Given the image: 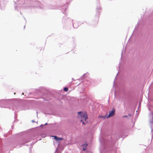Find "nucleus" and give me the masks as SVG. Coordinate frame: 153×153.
<instances>
[{"label":"nucleus","mask_w":153,"mask_h":153,"mask_svg":"<svg viewBox=\"0 0 153 153\" xmlns=\"http://www.w3.org/2000/svg\"><path fill=\"white\" fill-rule=\"evenodd\" d=\"M100 141L101 145L100 151V152L103 153H105L111 151L115 143V140L112 139V136L111 137L109 140L100 137Z\"/></svg>","instance_id":"1"},{"label":"nucleus","mask_w":153,"mask_h":153,"mask_svg":"<svg viewBox=\"0 0 153 153\" xmlns=\"http://www.w3.org/2000/svg\"><path fill=\"white\" fill-rule=\"evenodd\" d=\"M34 139V138L32 137L31 138H24L22 139L19 142H15L10 145L13 148H15L19 145H24L25 143H27L29 142H30L31 140H33Z\"/></svg>","instance_id":"2"},{"label":"nucleus","mask_w":153,"mask_h":153,"mask_svg":"<svg viewBox=\"0 0 153 153\" xmlns=\"http://www.w3.org/2000/svg\"><path fill=\"white\" fill-rule=\"evenodd\" d=\"M10 99L0 100V107L2 108H6L5 106L9 105L10 104Z\"/></svg>","instance_id":"3"},{"label":"nucleus","mask_w":153,"mask_h":153,"mask_svg":"<svg viewBox=\"0 0 153 153\" xmlns=\"http://www.w3.org/2000/svg\"><path fill=\"white\" fill-rule=\"evenodd\" d=\"M47 91V89L44 87H41L37 90V92L40 93L42 95H44Z\"/></svg>","instance_id":"4"},{"label":"nucleus","mask_w":153,"mask_h":153,"mask_svg":"<svg viewBox=\"0 0 153 153\" xmlns=\"http://www.w3.org/2000/svg\"><path fill=\"white\" fill-rule=\"evenodd\" d=\"M149 117L150 118V122L151 124V131H153V113H150L149 114Z\"/></svg>","instance_id":"5"},{"label":"nucleus","mask_w":153,"mask_h":153,"mask_svg":"<svg viewBox=\"0 0 153 153\" xmlns=\"http://www.w3.org/2000/svg\"><path fill=\"white\" fill-rule=\"evenodd\" d=\"M115 109L114 108L112 109L111 111H110L109 114L107 116L105 117L104 119L108 118L110 117H113L115 114Z\"/></svg>","instance_id":"6"},{"label":"nucleus","mask_w":153,"mask_h":153,"mask_svg":"<svg viewBox=\"0 0 153 153\" xmlns=\"http://www.w3.org/2000/svg\"><path fill=\"white\" fill-rule=\"evenodd\" d=\"M73 20H71V19L68 18H67L66 16H64L63 17L62 19V22L64 23L67 22H72Z\"/></svg>","instance_id":"7"},{"label":"nucleus","mask_w":153,"mask_h":153,"mask_svg":"<svg viewBox=\"0 0 153 153\" xmlns=\"http://www.w3.org/2000/svg\"><path fill=\"white\" fill-rule=\"evenodd\" d=\"M53 137L54 139L57 142L60 140H62L63 139L62 137H59L56 136H53Z\"/></svg>","instance_id":"8"},{"label":"nucleus","mask_w":153,"mask_h":153,"mask_svg":"<svg viewBox=\"0 0 153 153\" xmlns=\"http://www.w3.org/2000/svg\"><path fill=\"white\" fill-rule=\"evenodd\" d=\"M88 118V117L86 118V119L85 117L83 119H81L80 120V122H82V123L83 124H85L87 123V122L86 121V120Z\"/></svg>","instance_id":"9"},{"label":"nucleus","mask_w":153,"mask_h":153,"mask_svg":"<svg viewBox=\"0 0 153 153\" xmlns=\"http://www.w3.org/2000/svg\"><path fill=\"white\" fill-rule=\"evenodd\" d=\"M0 6L1 10H4L5 7V4L2 2H0Z\"/></svg>","instance_id":"10"},{"label":"nucleus","mask_w":153,"mask_h":153,"mask_svg":"<svg viewBox=\"0 0 153 153\" xmlns=\"http://www.w3.org/2000/svg\"><path fill=\"white\" fill-rule=\"evenodd\" d=\"M101 10V7L100 5H98L97 6L96 10L97 11V13L98 15H99L100 13V10Z\"/></svg>","instance_id":"11"},{"label":"nucleus","mask_w":153,"mask_h":153,"mask_svg":"<svg viewBox=\"0 0 153 153\" xmlns=\"http://www.w3.org/2000/svg\"><path fill=\"white\" fill-rule=\"evenodd\" d=\"M89 75V73L87 72L86 73L84 74L81 77H80L81 79H82L83 78L86 77L87 76H88Z\"/></svg>","instance_id":"12"},{"label":"nucleus","mask_w":153,"mask_h":153,"mask_svg":"<svg viewBox=\"0 0 153 153\" xmlns=\"http://www.w3.org/2000/svg\"><path fill=\"white\" fill-rule=\"evenodd\" d=\"M85 117V118H88V116L86 113H84V114H83V115L80 117V119H83Z\"/></svg>","instance_id":"13"},{"label":"nucleus","mask_w":153,"mask_h":153,"mask_svg":"<svg viewBox=\"0 0 153 153\" xmlns=\"http://www.w3.org/2000/svg\"><path fill=\"white\" fill-rule=\"evenodd\" d=\"M48 8L50 9H56V7L53 5H50L49 6Z\"/></svg>","instance_id":"14"},{"label":"nucleus","mask_w":153,"mask_h":153,"mask_svg":"<svg viewBox=\"0 0 153 153\" xmlns=\"http://www.w3.org/2000/svg\"><path fill=\"white\" fill-rule=\"evenodd\" d=\"M73 26L74 28H76L78 27L79 25L76 24V23L73 22Z\"/></svg>","instance_id":"15"},{"label":"nucleus","mask_w":153,"mask_h":153,"mask_svg":"<svg viewBox=\"0 0 153 153\" xmlns=\"http://www.w3.org/2000/svg\"><path fill=\"white\" fill-rule=\"evenodd\" d=\"M78 115L80 117L83 115V114H84L82 111H80L77 112Z\"/></svg>","instance_id":"16"},{"label":"nucleus","mask_w":153,"mask_h":153,"mask_svg":"<svg viewBox=\"0 0 153 153\" xmlns=\"http://www.w3.org/2000/svg\"><path fill=\"white\" fill-rule=\"evenodd\" d=\"M88 145L86 143H85L83 145V150L84 151H85L86 149V147Z\"/></svg>","instance_id":"17"},{"label":"nucleus","mask_w":153,"mask_h":153,"mask_svg":"<svg viewBox=\"0 0 153 153\" xmlns=\"http://www.w3.org/2000/svg\"><path fill=\"white\" fill-rule=\"evenodd\" d=\"M98 16H97L96 17V19L95 21L94 22V23H93L92 24V25H94L95 24H97V23L98 21Z\"/></svg>","instance_id":"18"},{"label":"nucleus","mask_w":153,"mask_h":153,"mask_svg":"<svg viewBox=\"0 0 153 153\" xmlns=\"http://www.w3.org/2000/svg\"><path fill=\"white\" fill-rule=\"evenodd\" d=\"M137 29H138V26H136L134 30L133 34H135L136 32L137 31Z\"/></svg>","instance_id":"19"},{"label":"nucleus","mask_w":153,"mask_h":153,"mask_svg":"<svg viewBox=\"0 0 153 153\" xmlns=\"http://www.w3.org/2000/svg\"><path fill=\"white\" fill-rule=\"evenodd\" d=\"M120 138H123V137L122 136H120L119 135H117L116 137V139L118 140L119 139H120Z\"/></svg>","instance_id":"20"},{"label":"nucleus","mask_w":153,"mask_h":153,"mask_svg":"<svg viewBox=\"0 0 153 153\" xmlns=\"http://www.w3.org/2000/svg\"><path fill=\"white\" fill-rule=\"evenodd\" d=\"M63 91L65 92H67L68 91V88L67 87H65L63 88Z\"/></svg>","instance_id":"21"},{"label":"nucleus","mask_w":153,"mask_h":153,"mask_svg":"<svg viewBox=\"0 0 153 153\" xmlns=\"http://www.w3.org/2000/svg\"><path fill=\"white\" fill-rule=\"evenodd\" d=\"M124 117H126L127 118V119H129V118H128V116L127 115H124V116H123L122 117V118H123Z\"/></svg>","instance_id":"22"},{"label":"nucleus","mask_w":153,"mask_h":153,"mask_svg":"<svg viewBox=\"0 0 153 153\" xmlns=\"http://www.w3.org/2000/svg\"><path fill=\"white\" fill-rule=\"evenodd\" d=\"M105 116H103L101 115V116H99V117H100V118H104L105 117Z\"/></svg>","instance_id":"23"},{"label":"nucleus","mask_w":153,"mask_h":153,"mask_svg":"<svg viewBox=\"0 0 153 153\" xmlns=\"http://www.w3.org/2000/svg\"><path fill=\"white\" fill-rule=\"evenodd\" d=\"M48 124L47 123H46L44 125H43V124H42L40 126H44V125H48Z\"/></svg>","instance_id":"24"},{"label":"nucleus","mask_w":153,"mask_h":153,"mask_svg":"<svg viewBox=\"0 0 153 153\" xmlns=\"http://www.w3.org/2000/svg\"><path fill=\"white\" fill-rule=\"evenodd\" d=\"M37 141H36V142H32L31 143V145H34L36 142H37Z\"/></svg>","instance_id":"25"},{"label":"nucleus","mask_w":153,"mask_h":153,"mask_svg":"<svg viewBox=\"0 0 153 153\" xmlns=\"http://www.w3.org/2000/svg\"><path fill=\"white\" fill-rule=\"evenodd\" d=\"M128 115L129 116V117H130L131 116V114H128Z\"/></svg>","instance_id":"26"},{"label":"nucleus","mask_w":153,"mask_h":153,"mask_svg":"<svg viewBox=\"0 0 153 153\" xmlns=\"http://www.w3.org/2000/svg\"><path fill=\"white\" fill-rule=\"evenodd\" d=\"M31 121L33 123H34L35 122V121H34V120H32Z\"/></svg>","instance_id":"27"},{"label":"nucleus","mask_w":153,"mask_h":153,"mask_svg":"<svg viewBox=\"0 0 153 153\" xmlns=\"http://www.w3.org/2000/svg\"><path fill=\"white\" fill-rule=\"evenodd\" d=\"M15 10L16 9V10H18H18L17 9V8H16V7H15Z\"/></svg>","instance_id":"28"},{"label":"nucleus","mask_w":153,"mask_h":153,"mask_svg":"<svg viewBox=\"0 0 153 153\" xmlns=\"http://www.w3.org/2000/svg\"><path fill=\"white\" fill-rule=\"evenodd\" d=\"M13 126H14L13 125L12 126H11L12 128H13Z\"/></svg>","instance_id":"29"},{"label":"nucleus","mask_w":153,"mask_h":153,"mask_svg":"<svg viewBox=\"0 0 153 153\" xmlns=\"http://www.w3.org/2000/svg\"><path fill=\"white\" fill-rule=\"evenodd\" d=\"M114 84H115V80H114Z\"/></svg>","instance_id":"30"},{"label":"nucleus","mask_w":153,"mask_h":153,"mask_svg":"<svg viewBox=\"0 0 153 153\" xmlns=\"http://www.w3.org/2000/svg\"><path fill=\"white\" fill-rule=\"evenodd\" d=\"M119 72H118L117 73V74L116 76L118 74H119Z\"/></svg>","instance_id":"31"},{"label":"nucleus","mask_w":153,"mask_h":153,"mask_svg":"<svg viewBox=\"0 0 153 153\" xmlns=\"http://www.w3.org/2000/svg\"><path fill=\"white\" fill-rule=\"evenodd\" d=\"M123 53V52H122L121 53V57L122 56V55Z\"/></svg>","instance_id":"32"},{"label":"nucleus","mask_w":153,"mask_h":153,"mask_svg":"<svg viewBox=\"0 0 153 153\" xmlns=\"http://www.w3.org/2000/svg\"><path fill=\"white\" fill-rule=\"evenodd\" d=\"M149 111H150V108H149Z\"/></svg>","instance_id":"33"},{"label":"nucleus","mask_w":153,"mask_h":153,"mask_svg":"<svg viewBox=\"0 0 153 153\" xmlns=\"http://www.w3.org/2000/svg\"><path fill=\"white\" fill-rule=\"evenodd\" d=\"M120 65L119 66V69H120Z\"/></svg>","instance_id":"34"},{"label":"nucleus","mask_w":153,"mask_h":153,"mask_svg":"<svg viewBox=\"0 0 153 153\" xmlns=\"http://www.w3.org/2000/svg\"><path fill=\"white\" fill-rule=\"evenodd\" d=\"M72 80H75L74 79V78H72Z\"/></svg>","instance_id":"35"},{"label":"nucleus","mask_w":153,"mask_h":153,"mask_svg":"<svg viewBox=\"0 0 153 153\" xmlns=\"http://www.w3.org/2000/svg\"><path fill=\"white\" fill-rule=\"evenodd\" d=\"M22 95H23V94H24V93H22Z\"/></svg>","instance_id":"36"},{"label":"nucleus","mask_w":153,"mask_h":153,"mask_svg":"<svg viewBox=\"0 0 153 153\" xmlns=\"http://www.w3.org/2000/svg\"><path fill=\"white\" fill-rule=\"evenodd\" d=\"M1 130V128L0 127V131Z\"/></svg>","instance_id":"37"},{"label":"nucleus","mask_w":153,"mask_h":153,"mask_svg":"<svg viewBox=\"0 0 153 153\" xmlns=\"http://www.w3.org/2000/svg\"><path fill=\"white\" fill-rule=\"evenodd\" d=\"M140 105V103H139V105Z\"/></svg>","instance_id":"38"},{"label":"nucleus","mask_w":153,"mask_h":153,"mask_svg":"<svg viewBox=\"0 0 153 153\" xmlns=\"http://www.w3.org/2000/svg\"><path fill=\"white\" fill-rule=\"evenodd\" d=\"M120 63H121V62H120V63H119V65H120Z\"/></svg>","instance_id":"39"},{"label":"nucleus","mask_w":153,"mask_h":153,"mask_svg":"<svg viewBox=\"0 0 153 153\" xmlns=\"http://www.w3.org/2000/svg\"><path fill=\"white\" fill-rule=\"evenodd\" d=\"M116 78V76L115 77V79Z\"/></svg>","instance_id":"40"},{"label":"nucleus","mask_w":153,"mask_h":153,"mask_svg":"<svg viewBox=\"0 0 153 153\" xmlns=\"http://www.w3.org/2000/svg\"><path fill=\"white\" fill-rule=\"evenodd\" d=\"M36 113H37V114L38 112L37 111L36 112Z\"/></svg>","instance_id":"41"},{"label":"nucleus","mask_w":153,"mask_h":153,"mask_svg":"<svg viewBox=\"0 0 153 153\" xmlns=\"http://www.w3.org/2000/svg\"><path fill=\"white\" fill-rule=\"evenodd\" d=\"M15 121V120L14 121V122Z\"/></svg>","instance_id":"42"},{"label":"nucleus","mask_w":153,"mask_h":153,"mask_svg":"<svg viewBox=\"0 0 153 153\" xmlns=\"http://www.w3.org/2000/svg\"><path fill=\"white\" fill-rule=\"evenodd\" d=\"M25 27V25L24 26V28Z\"/></svg>","instance_id":"43"},{"label":"nucleus","mask_w":153,"mask_h":153,"mask_svg":"<svg viewBox=\"0 0 153 153\" xmlns=\"http://www.w3.org/2000/svg\"><path fill=\"white\" fill-rule=\"evenodd\" d=\"M115 93H116V92L115 91Z\"/></svg>","instance_id":"44"},{"label":"nucleus","mask_w":153,"mask_h":153,"mask_svg":"<svg viewBox=\"0 0 153 153\" xmlns=\"http://www.w3.org/2000/svg\"><path fill=\"white\" fill-rule=\"evenodd\" d=\"M90 153H92V152H90Z\"/></svg>","instance_id":"45"}]
</instances>
